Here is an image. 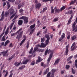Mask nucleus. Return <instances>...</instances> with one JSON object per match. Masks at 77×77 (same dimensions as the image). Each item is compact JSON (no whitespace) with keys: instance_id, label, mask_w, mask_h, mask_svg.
Masks as SVG:
<instances>
[{"instance_id":"052dcab7","label":"nucleus","mask_w":77,"mask_h":77,"mask_svg":"<svg viewBox=\"0 0 77 77\" xmlns=\"http://www.w3.org/2000/svg\"><path fill=\"white\" fill-rule=\"evenodd\" d=\"M54 12V9H51V14H53Z\"/></svg>"},{"instance_id":"72a5a7b5","label":"nucleus","mask_w":77,"mask_h":77,"mask_svg":"<svg viewBox=\"0 0 77 77\" xmlns=\"http://www.w3.org/2000/svg\"><path fill=\"white\" fill-rule=\"evenodd\" d=\"M33 48H32L31 49H30V51H29V54H31V53H32L33 51Z\"/></svg>"},{"instance_id":"423d86ee","label":"nucleus","mask_w":77,"mask_h":77,"mask_svg":"<svg viewBox=\"0 0 77 77\" xmlns=\"http://www.w3.org/2000/svg\"><path fill=\"white\" fill-rule=\"evenodd\" d=\"M53 52H51L50 54L49 57L48 59V62H50V60L51 59V58H52V57H53Z\"/></svg>"},{"instance_id":"c85d7f7f","label":"nucleus","mask_w":77,"mask_h":77,"mask_svg":"<svg viewBox=\"0 0 77 77\" xmlns=\"http://www.w3.org/2000/svg\"><path fill=\"white\" fill-rule=\"evenodd\" d=\"M58 21V18L56 17L54 19L53 21V22H56V21Z\"/></svg>"},{"instance_id":"864d4df0","label":"nucleus","mask_w":77,"mask_h":77,"mask_svg":"<svg viewBox=\"0 0 77 77\" xmlns=\"http://www.w3.org/2000/svg\"><path fill=\"white\" fill-rule=\"evenodd\" d=\"M75 42H73V43L72 44V46H71V48H72V47H74V46L75 47V46H74V45H75Z\"/></svg>"},{"instance_id":"f704fd0d","label":"nucleus","mask_w":77,"mask_h":77,"mask_svg":"<svg viewBox=\"0 0 77 77\" xmlns=\"http://www.w3.org/2000/svg\"><path fill=\"white\" fill-rule=\"evenodd\" d=\"M9 13L8 12H5V17H7V16H8V15H9Z\"/></svg>"},{"instance_id":"ea45409f","label":"nucleus","mask_w":77,"mask_h":77,"mask_svg":"<svg viewBox=\"0 0 77 77\" xmlns=\"http://www.w3.org/2000/svg\"><path fill=\"white\" fill-rule=\"evenodd\" d=\"M56 70L54 69H53L52 70V73H53V74H54V72H56Z\"/></svg>"},{"instance_id":"f3484780","label":"nucleus","mask_w":77,"mask_h":77,"mask_svg":"<svg viewBox=\"0 0 77 77\" xmlns=\"http://www.w3.org/2000/svg\"><path fill=\"white\" fill-rule=\"evenodd\" d=\"M15 11L13 9H11L10 10V15H12V14H13Z\"/></svg>"},{"instance_id":"c9c22d12","label":"nucleus","mask_w":77,"mask_h":77,"mask_svg":"<svg viewBox=\"0 0 77 77\" xmlns=\"http://www.w3.org/2000/svg\"><path fill=\"white\" fill-rule=\"evenodd\" d=\"M45 41V38H41V42H44Z\"/></svg>"},{"instance_id":"412c9836","label":"nucleus","mask_w":77,"mask_h":77,"mask_svg":"<svg viewBox=\"0 0 77 77\" xmlns=\"http://www.w3.org/2000/svg\"><path fill=\"white\" fill-rule=\"evenodd\" d=\"M37 51H39V52H43L44 51V49H38Z\"/></svg>"},{"instance_id":"680f3d73","label":"nucleus","mask_w":77,"mask_h":77,"mask_svg":"<svg viewBox=\"0 0 77 77\" xmlns=\"http://www.w3.org/2000/svg\"><path fill=\"white\" fill-rule=\"evenodd\" d=\"M13 47V45H12V43H11L10 44L9 47Z\"/></svg>"},{"instance_id":"c756f323","label":"nucleus","mask_w":77,"mask_h":77,"mask_svg":"<svg viewBox=\"0 0 77 77\" xmlns=\"http://www.w3.org/2000/svg\"><path fill=\"white\" fill-rule=\"evenodd\" d=\"M1 41H6V39H5V35L3 37Z\"/></svg>"},{"instance_id":"a878e982","label":"nucleus","mask_w":77,"mask_h":77,"mask_svg":"<svg viewBox=\"0 0 77 77\" xmlns=\"http://www.w3.org/2000/svg\"><path fill=\"white\" fill-rule=\"evenodd\" d=\"M65 37V33H63V35H62L61 38L63 39H64Z\"/></svg>"},{"instance_id":"c03bdc74","label":"nucleus","mask_w":77,"mask_h":77,"mask_svg":"<svg viewBox=\"0 0 77 77\" xmlns=\"http://www.w3.org/2000/svg\"><path fill=\"white\" fill-rule=\"evenodd\" d=\"M7 6H8V9L9 8L11 7V6L10 5V4H9V3H7Z\"/></svg>"},{"instance_id":"473e14b6","label":"nucleus","mask_w":77,"mask_h":77,"mask_svg":"<svg viewBox=\"0 0 77 77\" xmlns=\"http://www.w3.org/2000/svg\"><path fill=\"white\" fill-rule=\"evenodd\" d=\"M29 42L28 41L27 42V44L26 46V47L27 48H29Z\"/></svg>"},{"instance_id":"a19ab883","label":"nucleus","mask_w":77,"mask_h":77,"mask_svg":"<svg viewBox=\"0 0 77 77\" xmlns=\"http://www.w3.org/2000/svg\"><path fill=\"white\" fill-rule=\"evenodd\" d=\"M17 33V32L15 33H12L11 34V36H14L15 35H16Z\"/></svg>"},{"instance_id":"f03ea898","label":"nucleus","mask_w":77,"mask_h":77,"mask_svg":"<svg viewBox=\"0 0 77 77\" xmlns=\"http://www.w3.org/2000/svg\"><path fill=\"white\" fill-rule=\"evenodd\" d=\"M19 20H23L24 24H27L28 23V17L26 16H22L19 18Z\"/></svg>"},{"instance_id":"a211bd4d","label":"nucleus","mask_w":77,"mask_h":77,"mask_svg":"<svg viewBox=\"0 0 77 77\" xmlns=\"http://www.w3.org/2000/svg\"><path fill=\"white\" fill-rule=\"evenodd\" d=\"M8 43H10V41L9 40H7L5 43L4 46L6 47V45L8 44Z\"/></svg>"},{"instance_id":"cd10ccee","label":"nucleus","mask_w":77,"mask_h":77,"mask_svg":"<svg viewBox=\"0 0 77 77\" xmlns=\"http://www.w3.org/2000/svg\"><path fill=\"white\" fill-rule=\"evenodd\" d=\"M65 6H63L60 8V11H63V10H64V9H65Z\"/></svg>"},{"instance_id":"79ce46f5","label":"nucleus","mask_w":77,"mask_h":77,"mask_svg":"<svg viewBox=\"0 0 77 77\" xmlns=\"http://www.w3.org/2000/svg\"><path fill=\"white\" fill-rule=\"evenodd\" d=\"M72 13V10H70L69 11H68V14H71Z\"/></svg>"},{"instance_id":"0e129e2a","label":"nucleus","mask_w":77,"mask_h":77,"mask_svg":"<svg viewBox=\"0 0 77 77\" xmlns=\"http://www.w3.org/2000/svg\"><path fill=\"white\" fill-rule=\"evenodd\" d=\"M21 8V4H19L18 5V9H20Z\"/></svg>"},{"instance_id":"9d476101","label":"nucleus","mask_w":77,"mask_h":77,"mask_svg":"<svg viewBox=\"0 0 77 77\" xmlns=\"http://www.w3.org/2000/svg\"><path fill=\"white\" fill-rule=\"evenodd\" d=\"M55 12V13H59L60 12V10L58 9L56 7L54 8Z\"/></svg>"},{"instance_id":"58836bf2","label":"nucleus","mask_w":77,"mask_h":77,"mask_svg":"<svg viewBox=\"0 0 77 77\" xmlns=\"http://www.w3.org/2000/svg\"><path fill=\"white\" fill-rule=\"evenodd\" d=\"M34 30H35V29H33L30 32L29 35H31L32 33H33V32H34Z\"/></svg>"},{"instance_id":"49530a36","label":"nucleus","mask_w":77,"mask_h":77,"mask_svg":"<svg viewBox=\"0 0 77 77\" xmlns=\"http://www.w3.org/2000/svg\"><path fill=\"white\" fill-rule=\"evenodd\" d=\"M23 11H24V10H23V9L22 8L20 9L19 10L20 13H21V12H23Z\"/></svg>"},{"instance_id":"3c124183","label":"nucleus","mask_w":77,"mask_h":77,"mask_svg":"<svg viewBox=\"0 0 77 77\" xmlns=\"http://www.w3.org/2000/svg\"><path fill=\"white\" fill-rule=\"evenodd\" d=\"M15 14H13L12 15V16L10 17V19H12V18H14L15 17Z\"/></svg>"},{"instance_id":"2eb2a0df","label":"nucleus","mask_w":77,"mask_h":77,"mask_svg":"<svg viewBox=\"0 0 77 77\" xmlns=\"http://www.w3.org/2000/svg\"><path fill=\"white\" fill-rule=\"evenodd\" d=\"M59 61H60V59L58 58L55 61L54 65H56V64H57V63H59Z\"/></svg>"},{"instance_id":"8fccbe9b","label":"nucleus","mask_w":77,"mask_h":77,"mask_svg":"<svg viewBox=\"0 0 77 77\" xmlns=\"http://www.w3.org/2000/svg\"><path fill=\"white\" fill-rule=\"evenodd\" d=\"M47 10V7H45V8H43V12H45V11L46 10Z\"/></svg>"},{"instance_id":"5fc2aeb1","label":"nucleus","mask_w":77,"mask_h":77,"mask_svg":"<svg viewBox=\"0 0 77 77\" xmlns=\"http://www.w3.org/2000/svg\"><path fill=\"white\" fill-rule=\"evenodd\" d=\"M50 51V50L49 49L48 51V48H47V49H46V50L45 51V53H48V52H49Z\"/></svg>"},{"instance_id":"b1692460","label":"nucleus","mask_w":77,"mask_h":77,"mask_svg":"<svg viewBox=\"0 0 77 77\" xmlns=\"http://www.w3.org/2000/svg\"><path fill=\"white\" fill-rule=\"evenodd\" d=\"M76 0L71 2L70 3V5H73L74 3H75V2Z\"/></svg>"},{"instance_id":"dca6fc26","label":"nucleus","mask_w":77,"mask_h":77,"mask_svg":"<svg viewBox=\"0 0 77 77\" xmlns=\"http://www.w3.org/2000/svg\"><path fill=\"white\" fill-rule=\"evenodd\" d=\"M29 60L28 59H26L25 60L23 61V65H25L26 64H27V63H28V62H29Z\"/></svg>"},{"instance_id":"2f4dec72","label":"nucleus","mask_w":77,"mask_h":77,"mask_svg":"<svg viewBox=\"0 0 77 77\" xmlns=\"http://www.w3.org/2000/svg\"><path fill=\"white\" fill-rule=\"evenodd\" d=\"M18 15L17 14L14 17V18L12 20H15L16 19H17V18H18Z\"/></svg>"},{"instance_id":"f257e3e1","label":"nucleus","mask_w":77,"mask_h":77,"mask_svg":"<svg viewBox=\"0 0 77 77\" xmlns=\"http://www.w3.org/2000/svg\"><path fill=\"white\" fill-rule=\"evenodd\" d=\"M21 30H22V28H20L17 32V33H18V34L16 37V39H18V41H20V40L22 38V36H23V31H22L20 32Z\"/></svg>"},{"instance_id":"393cba45","label":"nucleus","mask_w":77,"mask_h":77,"mask_svg":"<svg viewBox=\"0 0 77 77\" xmlns=\"http://www.w3.org/2000/svg\"><path fill=\"white\" fill-rule=\"evenodd\" d=\"M72 57H73V56L72 55L71 56L67 59V61H69V60H71V59Z\"/></svg>"},{"instance_id":"a18cd8bd","label":"nucleus","mask_w":77,"mask_h":77,"mask_svg":"<svg viewBox=\"0 0 77 77\" xmlns=\"http://www.w3.org/2000/svg\"><path fill=\"white\" fill-rule=\"evenodd\" d=\"M51 74V73L50 72H49L47 74V77H50V75Z\"/></svg>"},{"instance_id":"39448f33","label":"nucleus","mask_w":77,"mask_h":77,"mask_svg":"<svg viewBox=\"0 0 77 77\" xmlns=\"http://www.w3.org/2000/svg\"><path fill=\"white\" fill-rule=\"evenodd\" d=\"M23 38H24V39H23L21 42L20 43V46H21L23 43L25 42V41L26 40V35H24L23 36Z\"/></svg>"},{"instance_id":"7ed1b4c3","label":"nucleus","mask_w":77,"mask_h":77,"mask_svg":"<svg viewBox=\"0 0 77 77\" xmlns=\"http://www.w3.org/2000/svg\"><path fill=\"white\" fill-rule=\"evenodd\" d=\"M8 50H7L5 51H3L1 52V54H3V57H7L9 55V53H8Z\"/></svg>"},{"instance_id":"20e7f679","label":"nucleus","mask_w":77,"mask_h":77,"mask_svg":"<svg viewBox=\"0 0 77 77\" xmlns=\"http://www.w3.org/2000/svg\"><path fill=\"white\" fill-rule=\"evenodd\" d=\"M69 48V44L67 45L66 46V51L65 53H66V56H68V52H69V50H68V48Z\"/></svg>"},{"instance_id":"e433bc0d","label":"nucleus","mask_w":77,"mask_h":77,"mask_svg":"<svg viewBox=\"0 0 77 77\" xmlns=\"http://www.w3.org/2000/svg\"><path fill=\"white\" fill-rule=\"evenodd\" d=\"M75 49V46H74L73 47H72V48H71V51H73Z\"/></svg>"},{"instance_id":"4c0bfd02","label":"nucleus","mask_w":77,"mask_h":77,"mask_svg":"<svg viewBox=\"0 0 77 77\" xmlns=\"http://www.w3.org/2000/svg\"><path fill=\"white\" fill-rule=\"evenodd\" d=\"M35 61H33L32 62H31V63L30 64V65H35Z\"/></svg>"},{"instance_id":"1a4fd4ad","label":"nucleus","mask_w":77,"mask_h":77,"mask_svg":"<svg viewBox=\"0 0 77 77\" xmlns=\"http://www.w3.org/2000/svg\"><path fill=\"white\" fill-rule=\"evenodd\" d=\"M47 45L46 44H45L44 43L42 42L41 43V44L40 45V48H45L46 47Z\"/></svg>"},{"instance_id":"603ef678","label":"nucleus","mask_w":77,"mask_h":77,"mask_svg":"<svg viewBox=\"0 0 77 77\" xmlns=\"http://www.w3.org/2000/svg\"><path fill=\"white\" fill-rule=\"evenodd\" d=\"M4 14H5V12L4 11H3L2 12V15H1L2 17H4Z\"/></svg>"},{"instance_id":"5701e85b","label":"nucleus","mask_w":77,"mask_h":77,"mask_svg":"<svg viewBox=\"0 0 77 77\" xmlns=\"http://www.w3.org/2000/svg\"><path fill=\"white\" fill-rule=\"evenodd\" d=\"M45 38H47V39H50V35H48V34H46L45 35Z\"/></svg>"},{"instance_id":"e2e57ef3","label":"nucleus","mask_w":77,"mask_h":77,"mask_svg":"<svg viewBox=\"0 0 77 77\" xmlns=\"http://www.w3.org/2000/svg\"><path fill=\"white\" fill-rule=\"evenodd\" d=\"M12 75H13V73H11L10 74L9 77H12Z\"/></svg>"},{"instance_id":"aec40b11","label":"nucleus","mask_w":77,"mask_h":77,"mask_svg":"<svg viewBox=\"0 0 77 77\" xmlns=\"http://www.w3.org/2000/svg\"><path fill=\"white\" fill-rule=\"evenodd\" d=\"M26 67V66L25 65L21 66L20 67H19V69H24Z\"/></svg>"},{"instance_id":"6ab92c4d","label":"nucleus","mask_w":77,"mask_h":77,"mask_svg":"<svg viewBox=\"0 0 77 77\" xmlns=\"http://www.w3.org/2000/svg\"><path fill=\"white\" fill-rule=\"evenodd\" d=\"M50 39H47L45 41V44L46 45H47L49 43V41H50Z\"/></svg>"},{"instance_id":"774afa93","label":"nucleus","mask_w":77,"mask_h":77,"mask_svg":"<svg viewBox=\"0 0 77 77\" xmlns=\"http://www.w3.org/2000/svg\"><path fill=\"white\" fill-rule=\"evenodd\" d=\"M44 63L43 62H41V66H44Z\"/></svg>"},{"instance_id":"4be33fe9","label":"nucleus","mask_w":77,"mask_h":77,"mask_svg":"<svg viewBox=\"0 0 77 77\" xmlns=\"http://www.w3.org/2000/svg\"><path fill=\"white\" fill-rule=\"evenodd\" d=\"M15 57V54H13L12 55L11 57H10L9 58V59H8V60H11V59H12L14 57Z\"/></svg>"},{"instance_id":"7c9ffc66","label":"nucleus","mask_w":77,"mask_h":77,"mask_svg":"<svg viewBox=\"0 0 77 77\" xmlns=\"http://www.w3.org/2000/svg\"><path fill=\"white\" fill-rule=\"evenodd\" d=\"M70 68V66L69 65H66V69H69V68Z\"/></svg>"},{"instance_id":"de8ad7c7","label":"nucleus","mask_w":77,"mask_h":77,"mask_svg":"<svg viewBox=\"0 0 77 77\" xmlns=\"http://www.w3.org/2000/svg\"><path fill=\"white\" fill-rule=\"evenodd\" d=\"M38 50V48H35L34 49V52H35V51H36V50Z\"/></svg>"},{"instance_id":"69168bd1","label":"nucleus","mask_w":77,"mask_h":77,"mask_svg":"<svg viewBox=\"0 0 77 77\" xmlns=\"http://www.w3.org/2000/svg\"><path fill=\"white\" fill-rule=\"evenodd\" d=\"M4 20V17H2L0 19V21H3Z\"/></svg>"},{"instance_id":"f8f14e48","label":"nucleus","mask_w":77,"mask_h":77,"mask_svg":"<svg viewBox=\"0 0 77 77\" xmlns=\"http://www.w3.org/2000/svg\"><path fill=\"white\" fill-rule=\"evenodd\" d=\"M35 26H36V24L35 23H34V24L31 25L30 26V29H31V30H33V29H34L35 27Z\"/></svg>"},{"instance_id":"37998d69","label":"nucleus","mask_w":77,"mask_h":77,"mask_svg":"<svg viewBox=\"0 0 77 77\" xmlns=\"http://www.w3.org/2000/svg\"><path fill=\"white\" fill-rule=\"evenodd\" d=\"M37 24L39 26V25H41V22H40V21L38 20L37 22Z\"/></svg>"},{"instance_id":"13d9d810","label":"nucleus","mask_w":77,"mask_h":77,"mask_svg":"<svg viewBox=\"0 0 77 77\" xmlns=\"http://www.w3.org/2000/svg\"><path fill=\"white\" fill-rule=\"evenodd\" d=\"M64 72H65V70H61V73L62 74H64Z\"/></svg>"},{"instance_id":"bb28decb","label":"nucleus","mask_w":77,"mask_h":77,"mask_svg":"<svg viewBox=\"0 0 77 77\" xmlns=\"http://www.w3.org/2000/svg\"><path fill=\"white\" fill-rule=\"evenodd\" d=\"M72 74H75V69H73V68H72Z\"/></svg>"},{"instance_id":"9b49d317","label":"nucleus","mask_w":77,"mask_h":77,"mask_svg":"<svg viewBox=\"0 0 77 77\" xmlns=\"http://www.w3.org/2000/svg\"><path fill=\"white\" fill-rule=\"evenodd\" d=\"M21 62L20 61L19 63H18V62H16L14 63V65L16 67H18V66H20V63H21Z\"/></svg>"},{"instance_id":"4d7b16f0","label":"nucleus","mask_w":77,"mask_h":77,"mask_svg":"<svg viewBox=\"0 0 77 77\" xmlns=\"http://www.w3.org/2000/svg\"><path fill=\"white\" fill-rule=\"evenodd\" d=\"M71 20L70 19H69L68 23H67V24L68 25H69V24H70V23H71Z\"/></svg>"},{"instance_id":"6e6d98bb","label":"nucleus","mask_w":77,"mask_h":77,"mask_svg":"<svg viewBox=\"0 0 77 77\" xmlns=\"http://www.w3.org/2000/svg\"><path fill=\"white\" fill-rule=\"evenodd\" d=\"M50 51V50L49 49L48 51V48H47V49H46V50L45 51V53H48V52H49Z\"/></svg>"},{"instance_id":"09e8293b","label":"nucleus","mask_w":77,"mask_h":77,"mask_svg":"<svg viewBox=\"0 0 77 77\" xmlns=\"http://www.w3.org/2000/svg\"><path fill=\"white\" fill-rule=\"evenodd\" d=\"M75 24H76V23L74 22L73 24V25H72V28H74V27H75Z\"/></svg>"},{"instance_id":"6e6552de","label":"nucleus","mask_w":77,"mask_h":77,"mask_svg":"<svg viewBox=\"0 0 77 77\" xmlns=\"http://www.w3.org/2000/svg\"><path fill=\"white\" fill-rule=\"evenodd\" d=\"M41 6V3H37L36 5H35V8H40Z\"/></svg>"},{"instance_id":"bf43d9fd","label":"nucleus","mask_w":77,"mask_h":77,"mask_svg":"<svg viewBox=\"0 0 77 77\" xmlns=\"http://www.w3.org/2000/svg\"><path fill=\"white\" fill-rule=\"evenodd\" d=\"M16 29H17V27H16V26H15V25H14V27L13 28V29L14 31V30Z\"/></svg>"},{"instance_id":"4468645a","label":"nucleus","mask_w":77,"mask_h":77,"mask_svg":"<svg viewBox=\"0 0 77 77\" xmlns=\"http://www.w3.org/2000/svg\"><path fill=\"white\" fill-rule=\"evenodd\" d=\"M76 38H77V35H74L71 37V40L74 41V40H75Z\"/></svg>"},{"instance_id":"0eeeda50","label":"nucleus","mask_w":77,"mask_h":77,"mask_svg":"<svg viewBox=\"0 0 77 77\" xmlns=\"http://www.w3.org/2000/svg\"><path fill=\"white\" fill-rule=\"evenodd\" d=\"M43 60V59H42V58H41L40 56H38V60H36L35 63L37 64L38 62H41Z\"/></svg>"},{"instance_id":"338daca9","label":"nucleus","mask_w":77,"mask_h":77,"mask_svg":"<svg viewBox=\"0 0 77 77\" xmlns=\"http://www.w3.org/2000/svg\"><path fill=\"white\" fill-rule=\"evenodd\" d=\"M8 33H9V32H8V31H6L5 33V35H8Z\"/></svg>"},{"instance_id":"ddd939ff","label":"nucleus","mask_w":77,"mask_h":77,"mask_svg":"<svg viewBox=\"0 0 77 77\" xmlns=\"http://www.w3.org/2000/svg\"><path fill=\"white\" fill-rule=\"evenodd\" d=\"M23 21L22 20H19L18 21V25H20V26L23 24Z\"/></svg>"}]
</instances>
